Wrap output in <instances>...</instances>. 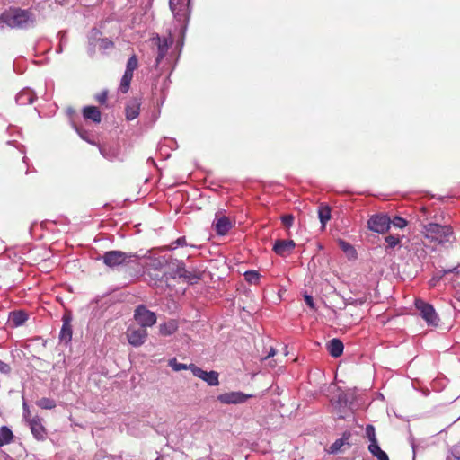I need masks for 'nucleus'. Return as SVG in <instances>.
I'll list each match as a JSON object with an SVG mask.
<instances>
[{
	"label": "nucleus",
	"instance_id": "obj_1",
	"mask_svg": "<svg viewBox=\"0 0 460 460\" xmlns=\"http://www.w3.org/2000/svg\"><path fill=\"white\" fill-rule=\"evenodd\" d=\"M0 21L11 28L26 29L35 22L30 10L10 8L0 15Z\"/></svg>",
	"mask_w": 460,
	"mask_h": 460
},
{
	"label": "nucleus",
	"instance_id": "obj_2",
	"mask_svg": "<svg viewBox=\"0 0 460 460\" xmlns=\"http://www.w3.org/2000/svg\"><path fill=\"white\" fill-rule=\"evenodd\" d=\"M423 234L430 243L438 245H444L451 242L454 237V231L449 225H439L437 223H428L423 226Z\"/></svg>",
	"mask_w": 460,
	"mask_h": 460
},
{
	"label": "nucleus",
	"instance_id": "obj_3",
	"mask_svg": "<svg viewBox=\"0 0 460 460\" xmlns=\"http://www.w3.org/2000/svg\"><path fill=\"white\" fill-rule=\"evenodd\" d=\"M137 259L138 256L134 253H127L117 250L108 251L102 255L103 263L110 268L134 263Z\"/></svg>",
	"mask_w": 460,
	"mask_h": 460
},
{
	"label": "nucleus",
	"instance_id": "obj_4",
	"mask_svg": "<svg viewBox=\"0 0 460 460\" xmlns=\"http://www.w3.org/2000/svg\"><path fill=\"white\" fill-rule=\"evenodd\" d=\"M415 306L428 325L438 326L439 318L432 305L419 298L415 300Z\"/></svg>",
	"mask_w": 460,
	"mask_h": 460
},
{
	"label": "nucleus",
	"instance_id": "obj_5",
	"mask_svg": "<svg viewBox=\"0 0 460 460\" xmlns=\"http://www.w3.org/2000/svg\"><path fill=\"white\" fill-rule=\"evenodd\" d=\"M138 67V59L135 54H133L128 60L126 65V70L120 80L119 91L122 93H127L130 88V84L133 79L134 71Z\"/></svg>",
	"mask_w": 460,
	"mask_h": 460
},
{
	"label": "nucleus",
	"instance_id": "obj_6",
	"mask_svg": "<svg viewBox=\"0 0 460 460\" xmlns=\"http://www.w3.org/2000/svg\"><path fill=\"white\" fill-rule=\"evenodd\" d=\"M151 44L156 48L157 56L155 58V66L157 67L164 58L166 56L170 47L173 43V40L171 37L161 38L158 35L153 37Z\"/></svg>",
	"mask_w": 460,
	"mask_h": 460
},
{
	"label": "nucleus",
	"instance_id": "obj_7",
	"mask_svg": "<svg viewBox=\"0 0 460 460\" xmlns=\"http://www.w3.org/2000/svg\"><path fill=\"white\" fill-rule=\"evenodd\" d=\"M134 318L139 324L146 329L156 323V315L155 313L147 310L144 305H138L134 313Z\"/></svg>",
	"mask_w": 460,
	"mask_h": 460
},
{
	"label": "nucleus",
	"instance_id": "obj_8",
	"mask_svg": "<svg viewBox=\"0 0 460 460\" xmlns=\"http://www.w3.org/2000/svg\"><path fill=\"white\" fill-rule=\"evenodd\" d=\"M367 225L371 231L385 234L390 228L391 219L386 215H374L369 218Z\"/></svg>",
	"mask_w": 460,
	"mask_h": 460
},
{
	"label": "nucleus",
	"instance_id": "obj_9",
	"mask_svg": "<svg viewBox=\"0 0 460 460\" xmlns=\"http://www.w3.org/2000/svg\"><path fill=\"white\" fill-rule=\"evenodd\" d=\"M190 370L192 372V374L205 381L208 385L216 386L218 385L219 380H218V373L217 371L211 370L209 372H207L200 367H197L194 364L189 365Z\"/></svg>",
	"mask_w": 460,
	"mask_h": 460
},
{
	"label": "nucleus",
	"instance_id": "obj_10",
	"mask_svg": "<svg viewBox=\"0 0 460 460\" xmlns=\"http://www.w3.org/2000/svg\"><path fill=\"white\" fill-rule=\"evenodd\" d=\"M176 261V269L173 271V277L178 276L179 278L184 279V280L190 284H196L201 279V275L199 272L188 270L182 261Z\"/></svg>",
	"mask_w": 460,
	"mask_h": 460
},
{
	"label": "nucleus",
	"instance_id": "obj_11",
	"mask_svg": "<svg viewBox=\"0 0 460 460\" xmlns=\"http://www.w3.org/2000/svg\"><path fill=\"white\" fill-rule=\"evenodd\" d=\"M128 341L134 347L141 346L147 338V331L142 326H130L127 331Z\"/></svg>",
	"mask_w": 460,
	"mask_h": 460
},
{
	"label": "nucleus",
	"instance_id": "obj_12",
	"mask_svg": "<svg viewBox=\"0 0 460 460\" xmlns=\"http://www.w3.org/2000/svg\"><path fill=\"white\" fill-rule=\"evenodd\" d=\"M234 225V222L231 220L230 217L220 213L216 214V217L212 223V226L218 235H226Z\"/></svg>",
	"mask_w": 460,
	"mask_h": 460
},
{
	"label": "nucleus",
	"instance_id": "obj_13",
	"mask_svg": "<svg viewBox=\"0 0 460 460\" xmlns=\"http://www.w3.org/2000/svg\"><path fill=\"white\" fill-rule=\"evenodd\" d=\"M251 397H252V394L243 392H228L219 394L217 400L224 404H239L245 402Z\"/></svg>",
	"mask_w": 460,
	"mask_h": 460
},
{
	"label": "nucleus",
	"instance_id": "obj_14",
	"mask_svg": "<svg viewBox=\"0 0 460 460\" xmlns=\"http://www.w3.org/2000/svg\"><path fill=\"white\" fill-rule=\"evenodd\" d=\"M189 0H170V9L172 12L174 17L179 22H184L188 19L189 10H188Z\"/></svg>",
	"mask_w": 460,
	"mask_h": 460
},
{
	"label": "nucleus",
	"instance_id": "obj_15",
	"mask_svg": "<svg viewBox=\"0 0 460 460\" xmlns=\"http://www.w3.org/2000/svg\"><path fill=\"white\" fill-rule=\"evenodd\" d=\"M296 247V243L293 240H277L273 245V251L276 254L285 257L289 255L294 248Z\"/></svg>",
	"mask_w": 460,
	"mask_h": 460
},
{
	"label": "nucleus",
	"instance_id": "obj_16",
	"mask_svg": "<svg viewBox=\"0 0 460 460\" xmlns=\"http://www.w3.org/2000/svg\"><path fill=\"white\" fill-rule=\"evenodd\" d=\"M141 102L138 98H132L128 101L125 108L126 119L133 120L139 115Z\"/></svg>",
	"mask_w": 460,
	"mask_h": 460
},
{
	"label": "nucleus",
	"instance_id": "obj_17",
	"mask_svg": "<svg viewBox=\"0 0 460 460\" xmlns=\"http://www.w3.org/2000/svg\"><path fill=\"white\" fill-rule=\"evenodd\" d=\"M29 425L31 428V431L38 440H41L44 438L46 434V429L41 423V420L39 417H33L29 420Z\"/></svg>",
	"mask_w": 460,
	"mask_h": 460
},
{
	"label": "nucleus",
	"instance_id": "obj_18",
	"mask_svg": "<svg viewBox=\"0 0 460 460\" xmlns=\"http://www.w3.org/2000/svg\"><path fill=\"white\" fill-rule=\"evenodd\" d=\"M83 117L85 120H91L94 123L102 121V113L96 106H85L82 110Z\"/></svg>",
	"mask_w": 460,
	"mask_h": 460
},
{
	"label": "nucleus",
	"instance_id": "obj_19",
	"mask_svg": "<svg viewBox=\"0 0 460 460\" xmlns=\"http://www.w3.org/2000/svg\"><path fill=\"white\" fill-rule=\"evenodd\" d=\"M344 345L339 339H332L327 343V350L333 358H338L343 353Z\"/></svg>",
	"mask_w": 460,
	"mask_h": 460
},
{
	"label": "nucleus",
	"instance_id": "obj_20",
	"mask_svg": "<svg viewBox=\"0 0 460 460\" xmlns=\"http://www.w3.org/2000/svg\"><path fill=\"white\" fill-rule=\"evenodd\" d=\"M100 153L102 155L108 159L113 160L119 157V146H100Z\"/></svg>",
	"mask_w": 460,
	"mask_h": 460
},
{
	"label": "nucleus",
	"instance_id": "obj_21",
	"mask_svg": "<svg viewBox=\"0 0 460 460\" xmlns=\"http://www.w3.org/2000/svg\"><path fill=\"white\" fill-rule=\"evenodd\" d=\"M35 96L30 90L20 92L16 96V102L19 105H27L33 103Z\"/></svg>",
	"mask_w": 460,
	"mask_h": 460
},
{
	"label": "nucleus",
	"instance_id": "obj_22",
	"mask_svg": "<svg viewBox=\"0 0 460 460\" xmlns=\"http://www.w3.org/2000/svg\"><path fill=\"white\" fill-rule=\"evenodd\" d=\"M13 440V431L6 426L0 428V447L10 444Z\"/></svg>",
	"mask_w": 460,
	"mask_h": 460
},
{
	"label": "nucleus",
	"instance_id": "obj_23",
	"mask_svg": "<svg viewBox=\"0 0 460 460\" xmlns=\"http://www.w3.org/2000/svg\"><path fill=\"white\" fill-rule=\"evenodd\" d=\"M368 450L378 460H389L387 454L380 448L378 443L369 444Z\"/></svg>",
	"mask_w": 460,
	"mask_h": 460
},
{
	"label": "nucleus",
	"instance_id": "obj_24",
	"mask_svg": "<svg viewBox=\"0 0 460 460\" xmlns=\"http://www.w3.org/2000/svg\"><path fill=\"white\" fill-rule=\"evenodd\" d=\"M318 217L324 226L325 224L331 219V208L328 206H321L318 209Z\"/></svg>",
	"mask_w": 460,
	"mask_h": 460
},
{
	"label": "nucleus",
	"instance_id": "obj_25",
	"mask_svg": "<svg viewBox=\"0 0 460 460\" xmlns=\"http://www.w3.org/2000/svg\"><path fill=\"white\" fill-rule=\"evenodd\" d=\"M72 327L69 323L65 322L60 331L59 338L61 341H69L72 338Z\"/></svg>",
	"mask_w": 460,
	"mask_h": 460
},
{
	"label": "nucleus",
	"instance_id": "obj_26",
	"mask_svg": "<svg viewBox=\"0 0 460 460\" xmlns=\"http://www.w3.org/2000/svg\"><path fill=\"white\" fill-rule=\"evenodd\" d=\"M177 330L175 322L172 321L160 325V332L163 335H171Z\"/></svg>",
	"mask_w": 460,
	"mask_h": 460
},
{
	"label": "nucleus",
	"instance_id": "obj_27",
	"mask_svg": "<svg viewBox=\"0 0 460 460\" xmlns=\"http://www.w3.org/2000/svg\"><path fill=\"white\" fill-rule=\"evenodd\" d=\"M338 243H339V247L345 253H347L348 256H350L353 258L356 257V250L350 243H349L348 242H346L344 240H339Z\"/></svg>",
	"mask_w": 460,
	"mask_h": 460
},
{
	"label": "nucleus",
	"instance_id": "obj_28",
	"mask_svg": "<svg viewBox=\"0 0 460 460\" xmlns=\"http://www.w3.org/2000/svg\"><path fill=\"white\" fill-rule=\"evenodd\" d=\"M244 279L250 284H258L260 273L257 270H248L244 273Z\"/></svg>",
	"mask_w": 460,
	"mask_h": 460
},
{
	"label": "nucleus",
	"instance_id": "obj_29",
	"mask_svg": "<svg viewBox=\"0 0 460 460\" xmlns=\"http://www.w3.org/2000/svg\"><path fill=\"white\" fill-rule=\"evenodd\" d=\"M99 49L102 51L114 48V42L108 38L98 39Z\"/></svg>",
	"mask_w": 460,
	"mask_h": 460
},
{
	"label": "nucleus",
	"instance_id": "obj_30",
	"mask_svg": "<svg viewBox=\"0 0 460 460\" xmlns=\"http://www.w3.org/2000/svg\"><path fill=\"white\" fill-rule=\"evenodd\" d=\"M26 320L27 316L22 312H13L12 314V321L16 326L22 324Z\"/></svg>",
	"mask_w": 460,
	"mask_h": 460
},
{
	"label": "nucleus",
	"instance_id": "obj_31",
	"mask_svg": "<svg viewBox=\"0 0 460 460\" xmlns=\"http://www.w3.org/2000/svg\"><path fill=\"white\" fill-rule=\"evenodd\" d=\"M37 405L42 409H53L56 406L52 399L43 397L37 402Z\"/></svg>",
	"mask_w": 460,
	"mask_h": 460
},
{
	"label": "nucleus",
	"instance_id": "obj_32",
	"mask_svg": "<svg viewBox=\"0 0 460 460\" xmlns=\"http://www.w3.org/2000/svg\"><path fill=\"white\" fill-rule=\"evenodd\" d=\"M366 436L370 441V444H376L377 443L376 436V429L375 427L371 424L367 425L366 427Z\"/></svg>",
	"mask_w": 460,
	"mask_h": 460
},
{
	"label": "nucleus",
	"instance_id": "obj_33",
	"mask_svg": "<svg viewBox=\"0 0 460 460\" xmlns=\"http://www.w3.org/2000/svg\"><path fill=\"white\" fill-rule=\"evenodd\" d=\"M169 365L175 371L190 369L189 365H186V364H183V363H179V362H177L176 358L171 359L170 362H169Z\"/></svg>",
	"mask_w": 460,
	"mask_h": 460
},
{
	"label": "nucleus",
	"instance_id": "obj_34",
	"mask_svg": "<svg viewBox=\"0 0 460 460\" xmlns=\"http://www.w3.org/2000/svg\"><path fill=\"white\" fill-rule=\"evenodd\" d=\"M391 225H393L396 228H403L407 226V221L400 217H394L393 219H391Z\"/></svg>",
	"mask_w": 460,
	"mask_h": 460
},
{
	"label": "nucleus",
	"instance_id": "obj_35",
	"mask_svg": "<svg viewBox=\"0 0 460 460\" xmlns=\"http://www.w3.org/2000/svg\"><path fill=\"white\" fill-rule=\"evenodd\" d=\"M348 438H341L340 439H337L331 447H330V452L331 453H336L341 450V447L345 443V439Z\"/></svg>",
	"mask_w": 460,
	"mask_h": 460
},
{
	"label": "nucleus",
	"instance_id": "obj_36",
	"mask_svg": "<svg viewBox=\"0 0 460 460\" xmlns=\"http://www.w3.org/2000/svg\"><path fill=\"white\" fill-rule=\"evenodd\" d=\"M187 241L184 236L179 237L176 241L172 242L166 249L173 250L176 249L178 246H186Z\"/></svg>",
	"mask_w": 460,
	"mask_h": 460
},
{
	"label": "nucleus",
	"instance_id": "obj_37",
	"mask_svg": "<svg viewBox=\"0 0 460 460\" xmlns=\"http://www.w3.org/2000/svg\"><path fill=\"white\" fill-rule=\"evenodd\" d=\"M447 460H460V444L453 447L451 455L447 456Z\"/></svg>",
	"mask_w": 460,
	"mask_h": 460
},
{
	"label": "nucleus",
	"instance_id": "obj_38",
	"mask_svg": "<svg viewBox=\"0 0 460 460\" xmlns=\"http://www.w3.org/2000/svg\"><path fill=\"white\" fill-rule=\"evenodd\" d=\"M385 243H387L388 247L394 248L400 243L399 236L395 235H388L385 237Z\"/></svg>",
	"mask_w": 460,
	"mask_h": 460
},
{
	"label": "nucleus",
	"instance_id": "obj_39",
	"mask_svg": "<svg viewBox=\"0 0 460 460\" xmlns=\"http://www.w3.org/2000/svg\"><path fill=\"white\" fill-rule=\"evenodd\" d=\"M294 217L293 215H284L281 217V222H282V225L285 226V227H288L289 228L293 222H294Z\"/></svg>",
	"mask_w": 460,
	"mask_h": 460
},
{
	"label": "nucleus",
	"instance_id": "obj_40",
	"mask_svg": "<svg viewBox=\"0 0 460 460\" xmlns=\"http://www.w3.org/2000/svg\"><path fill=\"white\" fill-rule=\"evenodd\" d=\"M107 98H108V91L107 90L102 91L100 93L96 94V96H95V100L101 104H105Z\"/></svg>",
	"mask_w": 460,
	"mask_h": 460
},
{
	"label": "nucleus",
	"instance_id": "obj_41",
	"mask_svg": "<svg viewBox=\"0 0 460 460\" xmlns=\"http://www.w3.org/2000/svg\"><path fill=\"white\" fill-rule=\"evenodd\" d=\"M167 262H168L167 259H165V257H162V258L154 260V266L155 268L163 267Z\"/></svg>",
	"mask_w": 460,
	"mask_h": 460
},
{
	"label": "nucleus",
	"instance_id": "obj_42",
	"mask_svg": "<svg viewBox=\"0 0 460 460\" xmlns=\"http://www.w3.org/2000/svg\"><path fill=\"white\" fill-rule=\"evenodd\" d=\"M11 372V367L0 360V373L8 374Z\"/></svg>",
	"mask_w": 460,
	"mask_h": 460
},
{
	"label": "nucleus",
	"instance_id": "obj_43",
	"mask_svg": "<svg viewBox=\"0 0 460 460\" xmlns=\"http://www.w3.org/2000/svg\"><path fill=\"white\" fill-rule=\"evenodd\" d=\"M305 301L306 303V305L311 307L312 309H314V299L311 296L309 295H305Z\"/></svg>",
	"mask_w": 460,
	"mask_h": 460
},
{
	"label": "nucleus",
	"instance_id": "obj_44",
	"mask_svg": "<svg viewBox=\"0 0 460 460\" xmlns=\"http://www.w3.org/2000/svg\"><path fill=\"white\" fill-rule=\"evenodd\" d=\"M275 354H276V350L273 348H271L270 352L268 353V356L266 357V358L273 357Z\"/></svg>",
	"mask_w": 460,
	"mask_h": 460
},
{
	"label": "nucleus",
	"instance_id": "obj_45",
	"mask_svg": "<svg viewBox=\"0 0 460 460\" xmlns=\"http://www.w3.org/2000/svg\"><path fill=\"white\" fill-rule=\"evenodd\" d=\"M441 277H438V279L436 278H432V279L430 280L432 282V285H435L436 281L439 280Z\"/></svg>",
	"mask_w": 460,
	"mask_h": 460
},
{
	"label": "nucleus",
	"instance_id": "obj_46",
	"mask_svg": "<svg viewBox=\"0 0 460 460\" xmlns=\"http://www.w3.org/2000/svg\"><path fill=\"white\" fill-rule=\"evenodd\" d=\"M456 270V268H454L452 270H444V274H447V273H450V272H453Z\"/></svg>",
	"mask_w": 460,
	"mask_h": 460
}]
</instances>
